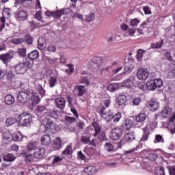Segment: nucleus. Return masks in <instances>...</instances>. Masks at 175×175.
<instances>
[{
  "label": "nucleus",
  "instance_id": "cd10ccee",
  "mask_svg": "<svg viewBox=\"0 0 175 175\" xmlns=\"http://www.w3.org/2000/svg\"><path fill=\"white\" fill-rule=\"evenodd\" d=\"M104 148L107 152H114L117 149L114 148V146L109 142H106Z\"/></svg>",
  "mask_w": 175,
  "mask_h": 175
},
{
  "label": "nucleus",
  "instance_id": "dca6fc26",
  "mask_svg": "<svg viewBox=\"0 0 175 175\" xmlns=\"http://www.w3.org/2000/svg\"><path fill=\"white\" fill-rule=\"evenodd\" d=\"M148 107L151 111H157L159 109V103L157 100H150L148 102Z\"/></svg>",
  "mask_w": 175,
  "mask_h": 175
},
{
  "label": "nucleus",
  "instance_id": "774afa93",
  "mask_svg": "<svg viewBox=\"0 0 175 175\" xmlns=\"http://www.w3.org/2000/svg\"><path fill=\"white\" fill-rule=\"evenodd\" d=\"M156 173L157 175H166L165 174V168L163 167H160L159 170H157Z\"/></svg>",
  "mask_w": 175,
  "mask_h": 175
},
{
  "label": "nucleus",
  "instance_id": "c03bdc74",
  "mask_svg": "<svg viewBox=\"0 0 175 175\" xmlns=\"http://www.w3.org/2000/svg\"><path fill=\"white\" fill-rule=\"evenodd\" d=\"M167 128L172 135L175 133V122H168L167 124Z\"/></svg>",
  "mask_w": 175,
  "mask_h": 175
},
{
  "label": "nucleus",
  "instance_id": "338daca9",
  "mask_svg": "<svg viewBox=\"0 0 175 175\" xmlns=\"http://www.w3.org/2000/svg\"><path fill=\"white\" fill-rule=\"evenodd\" d=\"M45 59L48 61V62L51 65H55V62H57V60H55V59H51L49 57H45Z\"/></svg>",
  "mask_w": 175,
  "mask_h": 175
},
{
  "label": "nucleus",
  "instance_id": "aec40b11",
  "mask_svg": "<svg viewBox=\"0 0 175 175\" xmlns=\"http://www.w3.org/2000/svg\"><path fill=\"white\" fill-rule=\"evenodd\" d=\"M81 142L83 144H90V146H95V143H94V139L91 141V137L87 135H83L81 137Z\"/></svg>",
  "mask_w": 175,
  "mask_h": 175
},
{
  "label": "nucleus",
  "instance_id": "5701e85b",
  "mask_svg": "<svg viewBox=\"0 0 175 175\" xmlns=\"http://www.w3.org/2000/svg\"><path fill=\"white\" fill-rule=\"evenodd\" d=\"M41 144L43 146H49V144H51V137L49 135V134H45L42 136Z\"/></svg>",
  "mask_w": 175,
  "mask_h": 175
},
{
  "label": "nucleus",
  "instance_id": "a18cd8bd",
  "mask_svg": "<svg viewBox=\"0 0 175 175\" xmlns=\"http://www.w3.org/2000/svg\"><path fill=\"white\" fill-rule=\"evenodd\" d=\"M94 20H95V14L94 12H91L85 16L86 23H91V21H94Z\"/></svg>",
  "mask_w": 175,
  "mask_h": 175
},
{
  "label": "nucleus",
  "instance_id": "5fc2aeb1",
  "mask_svg": "<svg viewBox=\"0 0 175 175\" xmlns=\"http://www.w3.org/2000/svg\"><path fill=\"white\" fill-rule=\"evenodd\" d=\"M134 69H135V66L133 64H130L124 67V73H127V74L131 73V72H132V70Z\"/></svg>",
  "mask_w": 175,
  "mask_h": 175
},
{
  "label": "nucleus",
  "instance_id": "f8f14e48",
  "mask_svg": "<svg viewBox=\"0 0 175 175\" xmlns=\"http://www.w3.org/2000/svg\"><path fill=\"white\" fill-rule=\"evenodd\" d=\"M44 116L45 117H51L55 120H58V118L59 117V111H58L57 109H50L44 112Z\"/></svg>",
  "mask_w": 175,
  "mask_h": 175
},
{
  "label": "nucleus",
  "instance_id": "6e6d98bb",
  "mask_svg": "<svg viewBox=\"0 0 175 175\" xmlns=\"http://www.w3.org/2000/svg\"><path fill=\"white\" fill-rule=\"evenodd\" d=\"M143 54H144V51H143V49H139L137 51L136 55L137 61H142L143 59Z\"/></svg>",
  "mask_w": 175,
  "mask_h": 175
},
{
  "label": "nucleus",
  "instance_id": "37998d69",
  "mask_svg": "<svg viewBox=\"0 0 175 175\" xmlns=\"http://www.w3.org/2000/svg\"><path fill=\"white\" fill-rule=\"evenodd\" d=\"M17 54L20 55V57H22L24 58L25 57H27V49L25 48H19L17 50Z\"/></svg>",
  "mask_w": 175,
  "mask_h": 175
},
{
  "label": "nucleus",
  "instance_id": "6e6552de",
  "mask_svg": "<svg viewBox=\"0 0 175 175\" xmlns=\"http://www.w3.org/2000/svg\"><path fill=\"white\" fill-rule=\"evenodd\" d=\"M122 129L116 127L111 130V134H110V139L111 140H118L122 136Z\"/></svg>",
  "mask_w": 175,
  "mask_h": 175
},
{
  "label": "nucleus",
  "instance_id": "680f3d73",
  "mask_svg": "<svg viewBox=\"0 0 175 175\" xmlns=\"http://www.w3.org/2000/svg\"><path fill=\"white\" fill-rule=\"evenodd\" d=\"M62 161V158L59 156H54V159L52 161L53 165H55V163H58V162H61Z\"/></svg>",
  "mask_w": 175,
  "mask_h": 175
},
{
  "label": "nucleus",
  "instance_id": "a211bd4d",
  "mask_svg": "<svg viewBox=\"0 0 175 175\" xmlns=\"http://www.w3.org/2000/svg\"><path fill=\"white\" fill-rule=\"evenodd\" d=\"M62 147V142H61V139L55 138L52 144V148L55 151H58Z\"/></svg>",
  "mask_w": 175,
  "mask_h": 175
},
{
  "label": "nucleus",
  "instance_id": "bb28decb",
  "mask_svg": "<svg viewBox=\"0 0 175 175\" xmlns=\"http://www.w3.org/2000/svg\"><path fill=\"white\" fill-rule=\"evenodd\" d=\"M161 114L164 118L170 117V116L172 114V108H170V107H164L161 111Z\"/></svg>",
  "mask_w": 175,
  "mask_h": 175
},
{
  "label": "nucleus",
  "instance_id": "1a4fd4ad",
  "mask_svg": "<svg viewBox=\"0 0 175 175\" xmlns=\"http://www.w3.org/2000/svg\"><path fill=\"white\" fill-rule=\"evenodd\" d=\"M150 76V72L146 68H141L137 72V77L139 80H147Z\"/></svg>",
  "mask_w": 175,
  "mask_h": 175
},
{
  "label": "nucleus",
  "instance_id": "4be33fe9",
  "mask_svg": "<svg viewBox=\"0 0 175 175\" xmlns=\"http://www.w3.org/2000/svg\"><path fill=\"white\" fill-rule=\"evenodd\" d=\"M33 154L34 155L35 158H37L38 159L42 158V157L44 155V148L38 147L37 149H36L35 152H33Z\"/></svg>",
  "mask_w": 175,
  "mask_h": 175
},
{
  "label": "nucleus",
  "instance_id": "f3484780",
  "mask_svg": "<svg viewBox=\"0 0 175 175\" xmlns=\"http://www.w3.org/2000/svg\"><path fill=\"white\" fill-rule=\"evenodd\" d=\"M132 126H133V121L131 120V119H125V120L122 122V127L123 129L129 131Z\"/></svg>",
  "mask_w": 175,
  "mask_h": 175
},
{
  "label": "nucleus",
  "instance_id": "4468645a",
  "mask_svg": "<svg viewBox=\"0 0 175 175\" xmlns=\"http://www.w3.org/2000/svg\"><path fill=\"white\" fill-rule=\"evenodd\" d=\"M127 98L125 94H120L116 98V103L118 106H125L126 105Z\"/></svg>",
  "mask_w": 175,
  "mask_h": 175
},
{
  "label": "nucleus",
  "instance_id": "20e7f679",
  "mask_svg": "<svg viewBox=\"0 0 175 175\" xmlns=\"http://www.w3.org/2000/svg\"><path fill=\"white\" fill-rule=\"evenodd\" d=\"M90 69L93 72H96L102 66V59L100 57H96L90 62Z\"/></svg>",
  "mask_w": 175,
  "mask_h": 175
},
{
  "label": "nucleus",
  "instance_id": "603ef678",
  "mask_svg": "<svg viewBox=\"0 0 175 175\" xmlns=\"http://www.w3.org/2000/svg\"><path fill=\"white\" fill-rule=\"evenodd\" d=\"M25 40L27 44H32L33 43V37L30 35L26 34L25 36Z\"/></svg>",
  "mask_w": 175,
  "mask_h": 175
},
{
  "label": "nucleus",
  "instance_id": "3c124183",
  "mask_svg": "<svg viewBox=\"0 0 175 175\" xmlns=\"http://www.w3.org/2000/svg\"><path fill=\"white\" fill-rule=\"evenodd\" d=\"M137 88L139 90H141L142 91H147V83L146 82H141L137 84Z\"/></svg>",
  "mask_w": 175,
  "mask_h": 175
},
{
  "label": "nucleus",
  "instance_id": "79ce46f5",
  "mask_svg": "<svg viewBox=\"0 0 175 175\" xmlns=\"http://www.w3.org/2000/svg\"><path fill=\"white\" fill-rule=\"evenodd\" d=\"M49 84L51 88L55 87V84H57V77H50L49 79Z\"/></svg>",
  "mask_w": 175,
  "mask_h": 175
},
{
  "label": "nucleus",
  "instance_id": "c85d7f7f",
  "mask_svg": "<svg viewBox=\"0 0 175 175\" xmlns=\"http://www.w3.org/2000/svg\"><path fill=\"white\" fill-rule=\"evenodd\" d=\"M65 10H66V8H62L58 11L53 12L52 17H54V18H61L62 16L65 14Z\"/></svg>",
  "mask_w": 175,
  "mask_h": 175
},
{
  "label": "nucleus",
  "instance_id": "0e129e2a",
  "mask_svg": "<svg viewBox=\"0 0 175 175\" xmlns=\"http://www.w3.org/2000/svg\"><path fill=\"white\" fill-rule=\"evenodd\" d=\"M106 107L105 106H101L100 108V114L103 117V116H107V112L106 111Z\"/></svg>",
  "mask_w": 175,
  "mask_h": 175
},
{
  "label": "nucleus",
  "instance_id": "49530a36",
  "mask_svg": "<svg viewBox=\"0 0 175 175\" xmlns=\"http://www.w3.org/2000/svg\"><path fill=\"white\" fill-rule=\"evenodd\" d=\"M36 91L42 97L44 96L46 94V90H44V89H43V87L40 85H38L36 86Z\"/></svg>",
  "mask_w": 175,
  "mask_h": 175
},
{
  "label": "nucleus",
  "instance_id": "9b49d317",
  "mask_svg": "<svg viewBox=\"0 0 175 175\" xmlns=\"http://www.w3.org/2000/svg\"><path fill=\"white\" fill-rule=\"evenodd\" d=\"M5 77L8 83H14L16 81V75H14V72L12 70H6Z\"/></svg>",
  "mask_w": 175,
  "mask_h": 175
},
{
  "label": "nucleus",
  "instance_id": "393cba45",
  "mask_svg": "<svg viewBox=\"0 0 175 175\" xmlns=\"http://www.w3.org/2000/svg\"><path fill=\"white\" fill-rule=\"evenodd\" d=\"M5 105H13L15 102L14 96L12 94H7L4 98Z\"/></svg>",
  "mask_w": 175,
  "mask_h": 175
},
{
  "label": "nucleus",
  "instance_id": "69168bd1",
  "mask_svg": "<svg viewBox=\"0 0 175 175\" xmlns=\"http://www.w3.org/2000/svg\"><path fill=\"white\" fill-rule=\"evenodd\" d=\"M48 51H51V53H54L57 50V46L53 44H51L47 47Z\"/></svg>",
  "mask_w": 175,
  "mask_h": 175
},
{
  "label": "nucleus",
  "instance_id": "423d86ee",
  "mask_svg": "<svg viewBox=\"0 0 175 175\" xmlns=\"http://www.w3.org/2000/svg\"><path fill=\"white\" fill-rule=\"evenodd\" d=\"M31 92L22 91L18 94L17 99L20 103H27L31 99Z\"/></svg>",
  "mask_w": 175,
  "mask_h": 175
},
{
  "label": "nucleus",
  "instance_id": "b1692460",
  "mask_svg": "<svg viewBox=\"0 0 175 175\" xmlns=\"http://www.w3.org/2000/svg\"><path fill=\"white\" fill-rule=\"evenodd\" d=\"M39 146H38V143L36 142H29L28 145H27V152H32V151L35 152L37 148Z\"/></svg>",
  "mask_w": 175,
  "mask_h": 175
},
{
  "label": "nucleus",
  "instance_id": "de8ad7c7",
  "mask_svg": "<svg viewBox=\"0 0 175 175\" xmlns=\"http://www.w3.org/2000/svg\"><path fill=\"white\" fill-rule=\"evenodd\" d=\"M122 117V114L121 113V112H118L115 115H113L112 121L115 123L118 122L120 120H121Z\"/></svg>",
  "mask_w": 175,
  "mask_h": 175
},
{
  "label": "nucleus",
  "instance_id": "052dcab7",
  "mask_svg": "<svg viewBox=\"0 0 175 175\" xmlns=\"http://www.w3.org/2000/svg\"><path fill=\"white\" fill-rule=\"evenodd\" d=\"M170 175H175V166H169L167 167Z\"/></svg>",
  "mask_w": 175,
  "mask_h": 175
},
{
  "label": "nucleus",
  "instance_id": "7c9ffc66",
  "mask_svg": "<svg viewBox=\"0 0 175 175\" xmlns=\"http://www.w3.org/2000/svg\"><path fill=\"white\" fill-rule=\"evenodd\" d=\"M23 135H21L20 131L14 133L12 136V140H14V142H23Z\"/></svg>",
  "mask_w": 175,
  "mask_h": 175
},
{
  "label": "nucleus",
  "instance_id": "412c9836",
  "mask_svg": "<svg viewBox=\"0 0 175 175\" xmlns=\"http://www.w3.org/2000/svg\"><path fill=\"white\" fill-rule=\"evenodd\" d=\"M134 81H135V77H130L126 80L123 81L122 85L123 87H126V88H131L133 85Z\"/></svg>",
  "mask_w": 175,
  "mask_h": 175
},
{
  "label": "nucleus",
  "instance_id": "09e8293b",
  "mask_svg": "<svg viewBox=\"0 0 175 175\" xmlns=\"http://www.w3.org/2000/svg\"><path fill=\"white\" fill-rule=\"evenodd\" d=\"M79 83L81 84H84L85 85H90V80H88V78L85 76H82L80 78Z\"/></svg>",
  "mask_w": 175,
  "mask_h": 175
},
{
  "label": "nucleus",
  "instance_id": "f704fd0d",
  "mask_svg": "<svg viewBox=\"0 0 175 175\" xmlns=\"http://www.w3.org/2000/svg\"><path fill=\"white\" fill-rule=\"evenodd\" d=\"M35 158L36 157H35L33 153H30L25 157V161L26 163H32L34 162Z\"/></svg>",
  "mask_w": 175,
  "mask_h": 175
},
{
  "label": "nucleus",
  "instance_id": "f03ea898",
  "mask_svg": "<svg viewBox=\"0 0 175 175\" xmlns=\"http://www.w3.org/2000/svg\"><path fill=\"white\" fill-rule=\"evenodd\" d=\"M31 63L29 61L21 62L15 66H14V69L16 73L18 75H24L26 73L27 70L31 68Z\"/></svg>",
  "mask_w": 175,
  "mask_h": 175
},
{
  "label": "nucleus",
  "instance_id": "bf43d9fd",
  "mask_svg": "<svg viewBox=\"0 0 175 175\" xmlns=\"http://www.w3.org/2000/svg\"><path fill=\"white\" fill-rule=\"evenodd\" d=\"M65 121H66V122H68V124H72L73 122H76V118L70 116H66L65 118Z\"/></svg>",
  "mask_w": 175,
  "mask_h": 175
},
{
  "label": "nucleus",
  "instance_id": "8fccbe9b",
  "mask_svg": "<svg viewBox=\"0 0 175 175\" xmlns=\"http://www.w3.org/2000/svg\"><path fill=\"white\" fill-rule=\"evenodd\" d=\"M16 124V119L14 118H8L5 122L6 126H12V125H14Z\"/></svg>",
  "mask_w": 175,
  "mask_h": 175
},
{
  "label": "nucleus",
  "instance_id": "7ed1b4c3",
  "mask_svg": "<svg viewBox=\"0 0 175 175\" xmlns=\"http://www.w3.org/2000/svg\"><path fill=\"white\" fill-rule=\"evenodd\" d=\"M148 91H155L157 88H161L163 85V82L161 79H150L147 83Z\"/></svg>",
  "mask_w": 175,
  "mask_h": 175
},
{
  "label": "nucleus",
  "instance_id": "a878e982",
  "mask_svg": "<svg viewBox=\"0 0 175 175\" xmlns=\"http://www.w3.org/2000/svg\"><path fill=\"white\" fill-rule=\"evenodd\" d=\"M72 154L73 150L72 149V145L67 146L65 150L62 152V155H68L70 159L72 158Z\"/></svg>",
  "mask_w": 175,
  "mask_h": 175
},
{
  "label": "nucleus",
  "instance_id": "4d7b16f0",
  "mask_svg": "<svg viewBox=\"0 0 175 175\" xmlns=\"http://www.w3.org/2000/svg\"><path fill=\"white\" fill-rule=\"evenodd\" d=\"M109 69H110V67L107 66L100 70V74L101 75V76H105V77L107 76V73L109 72Z\"/></svg>",
  "mask_w": 175,
  "mask_h": 175
},
{
  "label": "nucleus",
  "instance_id": "39448f33",
  "mask_svg": "<svg viewBox=\"0 0 175 175\" xmlns=\"http://www.w3.org/2000/svg\"><path fill=\"white\" fill-rule=\"evenodd\" d=\"M16 21H25L28 20V12L24 10H18L14 12Z\"/></svg>",
  "mask_w": 175,
  "mask_h": 175
},
{
  "label": "nucleus",
  "instance_id": "13d9d810",
  "mask_svg": "<svg viewBox=\"0 0 175 175\" xmlns=\"http://www.w3.org/2000/svg\"><path fill=\"white\" fill-rule=\"evenodd\" d=\"M102 117L105 118L107 122H110V121L113 120V115L109 114V113H107V115H104Z\"/></svg>",
  "mask_w": 175,
  "mask_h": 175
},
{
  "label": "nucleus",
  "instance_id": "0eeeda50",
  "mask_svg": "<svg viewBox=\"0 0 175 175\" xmlns=\"http://www.w3.org/2000/svg\"><path fill=\"white\" fill-rule=\"evenodd\" d=\"M42 124L43 126H44V132L45 133L53 131L55 126L53 120L49 118H45L44 120H42Z\"/></svg>",
  "mask_w": 175,
  "mask_h": 175
},
{
  "label": "nucleus",
  "instance_id": "58836bf2",
  "mask_svg": "<svg viewBox=\"0 0 175 175\" xmlns=\"http://www.w3.org/2000/svg\"><path fill=\"white\" fill-rule=\"evenodd\" d=\"M120 88V85L118 83H110L108 85V90L110 92H114V91L118 90Z\"/></svg>",
  "mask_w": 175,
  "mask_h": 175
},
{
  "label": "nucleus",
  "instance_id": "c756f323",
  "mask_svg": "<svg viewBox=\"0 0 175 175\" xmlns=\"http://www.w3.org/2000/svg\"><path fill=\"white\" fill-rule=\"evenodd\" d=\"M92 126H93V128H94V131H95L94 137H96V136H98V135H99L100 133V131H101L100 125L99 124H98V122H94L92 123Z\"/></svg>",
  "mask_w": 175,
  "mask_h": 175
},
{
  "label": "nucleus",
  "instance_id": "72a5a7b5",
  "mask_svg": "<svg viewBox=\"0 0 175 175\" xmlns=\"http://www.w3.org/2000/svg\"><path fill=\"white\" fill-rule=\"evenodd\" d=\"M77 96H83L85 94V87L83 85L77 86Z\"/></svg>",
  "mask_w": 175,
  "mask_h": 175
},
{
  "label": "nucleus",
  "instance_id": "2f4dec72",
  "mask_svg": "<svg viewBox=\"0 0 175 175\" xmlns=\"http://www.w3.org/2000/svg\"><path fill=\"white\" fill-rule=\"evenodd\" d=\"M85 174L92 175L96 172V167L94 166H88L84 169Z\"/></svg>",
  "mask_w": 175,
  "mask_h": 175
},
{
  "label": "nucleus",
  "instance_id": "ea45409f",
  "mask_svg": "<svg viewBox=\"0 0 175 175\" xmlns=\"http://www.w3.org/2000/svg\"><path fill=\"white\" fill-rule=\"evenodd\" d=\"M154 143H165V138H163V137L159 134H156Z\"/></svg>",
  "mask_w": 175,
  "mask_h": 175
},
{
  "label": "nucleus",
  "instance_id": "4c0bfd02",
  "mask_svg": "<svg viewBox=\"0 0 175 175\" xmlns=\"http://www.w3.org/2000/svg\"><path fill=\"white\" fill-rule=\"evenodd\" d=\"M143 131L144 133L142 135L141 142H147V140H148V136H150V131L147 129V128L143 129Z\"/></svg>",
  "mask_w": 175,
  "mask_h": 175
},
{
  "label": "nucleus",
  "instance_id": "864d4df0",
  "mask_svg": "<svg viewBox=\"0 0 175 175\" xmlns=\"http://www.w3.org/2000/svg\"><path fill=\"white\" fill-rule=\"evenodd\" d=\"M140 24V20L137 19V18L131 19L130 26L131 27H137Z\"/></svg>",
  "mask_w": 175,
  "mask_h": 175
},
{
  "label": "nucleus",
  "instance_id": "2eb2a0df",
  "mask_svg": "<svg viewBox=\"0 0 175 175\" xmlns=\"http://www.w3.org/2000/svg\"><path fill=\"white\" fill-rule=\"evenodd\" d=\"M12 58H13V53L0 55V59L3 61V64H5V65L12 61Z\"/></svg>",
  "mask_w": 175,
  "mask_h": 175
},
{
  "label": "nucleus",
  "instance_id": "e433bc0d",
  "mask_svg": "<svg viewBox=\"0 0 175 175\" xmlns=\"http://www.w3.org/2000/svg\"><path fill=\"white\" fill-rule=\"evenodd\" d=\"M3 161L5 162H13L14 161H16V156L13 154H8L3 157Z\"/></svg>",
  "mask_w": 175,
  "mask_h": 175
},
{
  "label": "nucleus",
  "instance_id": "c9c22d12",
  "mask_svg": "<svg viewBox=\"0 0 175 175\" xmlns=\"http://www.w3.org/2000/svg\"><path fill=\"white\" fill-rule=\"evenodd\" d=\"M146 118H147V116L144 113H139L135 116V120L137 122H143L146 121Z\"/></svg>",
  "mask_w": 175,
  "mask_h": 175
},
{
  "label": "nucleus",
  "instance_id": "a19ab883",
  "mask_svg": "<svg viewBox=\"0 0 175 175\" xmlns=\"http://www.w3.org/2000/svg\"><path fill=\"white\" fill-rule=\"evenodd\" d=\"M147 154L146 158L147 159H150V161H157L158 159V155L154 152H147Z\"/></svg>",
  "mask_w": 175,
  "mask_h": 175
},
{
  "label": "nucleus",
  "instance_id": "6ab92c4d",
  "mask_svg": "<svg viewBox=\"0 0 175 175\" xmlns=\"http://www.w3.org/2000/svg\"><path fill=\"white\" fill-rule=\"evenodd\" d=\"M135 139L136 137L133 131H129L124 136V140L128 143H132Z\"/></svg>",
  "mask_w": 175,
  "mask_h": 175
},
{
  "label": "nucleus",
  "instance_id": "473e14b6",
  "mask_svg": "<svg viewBox=\"0 0 175 175\" xmlns=\"http://www.w3.org/2000/svg\"><path fill=\"white\" fill-rule=\"evenodd\" d=\"M28 57L31 61L37 59V58H39V51L38 50L32 51L28 54Z\"/></svg>",
  "mask_w": 175,
  "mask_h": 175
},
{
  "label": "nucleus",
  "instance_id": "9d476101",
  "mask_svg": "<svg viewBox=\"0 0 175 175\" xmlns=\"http://www.w3.org/2000/svg\"><path fill=\"white\" fill-rule=\"evenodd\" d=\"M30 105H29V109H33L34 106H36L39 102H40V98L38 96L30 93V99L29 100Z\"/></svg>",
  "mask_w": 175,
  "mask_h": 175
},
{
  "label": "nucleus",
  "instance_id": "f257e3e1",
  "mask_svg": "<svg viewBox=\"0 0 175 175\" xmlns=\"http://www.w3.org/2000/svg\"><path fill=\"white\" fill-rule=\"evenodd\" d=\"M16 121L22 126H29L32 123V117L27 113H22L18 116Z\"/></svg>",
  "mask_w": 175,
  "mask_h": 175
},
{
  "label": "nucleus",
  "instance_id": "e2e57ef3",
  "mask_svg": "<svg viewBox=\"0 0 175 175\" xmlns=\"http://www.w3.org/2000/svg\"><path fill=\"white\" fill-rule=\"evenodd\" d=\"M165 57L168 61H170V62H173V61H174V59H173V57H172V53H170V52H165Z\"/></svg>",
  "mask_w": 175,
  "mask_h": 175
},
{
  "label": "nucleus",
  "instance_id": "ddd939ff",
  "mask_svg": "<svg viewBox=\"0 0 175 175\" xmlns=\"http://www.w3.org/2000/svg\"><path fill=\"white\" fill-rule=\"evenodd\" d=\"M55 103L57 109H60V110H64L66 105V100L64 97H59L55 99Z\"/></svg>",
  "mask_w": 175,
  "mask_h": 175
}]
</instances>
